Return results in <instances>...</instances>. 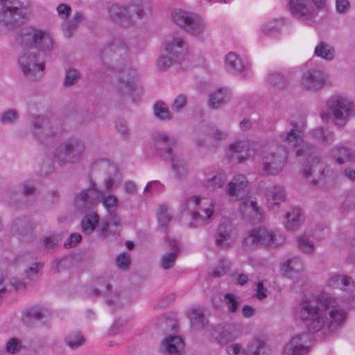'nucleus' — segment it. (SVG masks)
I'll return each instance as SVG.
<instances>
[{
    "mask_svg": "<svg viewBox=\"0 0 355 355\" xmlns=\"http://www.w3.org/2000/svg\"><path fill=\"white\" fill-rule=\"evenodd\" d=\"M16 40L25 48L18 60L22 72L31 80L40 78L45 65L37 51H51L53 46L52 36L46 31L25 27L17 33Z\"/></svg>",
    "mask_w": 355,
    "mask_h": 355,
    "instance_id": "2",
    "label": "nucleus"
},
{
    "mask_svg": "<svg viewBox=\"0 0 355 355\" xmlns=\"http://www.w3.org/2000/svg\"><path fill=\"white\" fill-rule=\"evenodd\" d=\"M327 0H289L291 16L305 25L316 24L318 10L324 9Z\"/></svg>",
    "mask_w": 355,
    "mask_h": 355,
    "instance_id": "7",
    "label": "nucleus"
},
{
    "mask_svg": "<svg viewBox=\"0 0 355 355\" xmlns=\"http://www.w3.org/2000/svg\"><path fill=\"white\" fill-rule=\"evenodd\" d=\"M311 335L301 334L292 338L284 347L286 355H301L306 353L310 347Z\"/></svg>",
    "mask_w": 355,
    "mask_h": 355,
    "instance_id": "21",
    "label": "nucleus"
},
{
    "mask_svg": "<svg viewBox=\"0 0 355 355\" xmlns=\"http://www.w3.org/2000/svg\"><path fill=\"white\" fill-rule=\"evenodd\" d=\"M164 47L166 53L173 56V59L176 62H181L187 55V43L184 37L178 33H173L166 39Z\"/></svg>",
    "mask_w": 355,
    "mask_h": 355,
    "instance_id": "18",
    "label": "nucleus"
},
{
    "mask_svg": "<svg viewBox=\"0 0 355 355\" xmlns=\"http://www.w3.org/2000/svg\"><path fill=\"white\" fill-rule=\"evenodd\" d=\"M187 315L193 329H202L208 324V320L205 318L203 311L200 309H193L188 312Z\"/></svg>",
    "mask_w": 355,
    "mask_h": 355,
    "instance_id": "35",
    "label": "nucleus"
},
{
    "mask_svg": "<svg viewBox=\"0 0 355 355\" xmlns=\"http://www.w3.org/2000/svg\"><path fill=\"white\" fill-rule=\"evenodd\" d=\"M225 66L227 70L230 73L240 76L243 78L246 76L248 66L236 53L230 52L227 55Z\"/></svg>",
    "mask_w": 355,
    "mask_h": 355,
    "instance_id": "26",
    "label": "nucleus"
},
{
    "mask_svg": "<svg viewBox=\"0 0 355 355\" xmlns=\"http://www.w3.org/2000/svg\"><path fill=\"white\" fill-rule=\"evenodd\" d=\"M230 261L227 259H220L217 267L214 270L212 275L218 277L226 274L230 269Z\"/></svg>",
    "mask_w": 355,
    "mask_h": 355,
    "instance_id": "58",
    "label": "nucleus"
},
{
    "mask_svg": "<svg viewBox=\"0 0 355 355\" xmlns=\"http://www.w3.org/2000/svg\"><path fill=\"white\" fill-rule=\"evenodd\" d=\"M85 342V339L79 331L72 332L64 338L65 344L73 349H77L82 346Z\"/></svg>",
    "mask_w": 355,
    "mask_h": 355,
    "instance_id": "46",
    "label": "nucleus"
},
{
    "mask_svg": "<svg viewBox=\"0 0 355 355\" xmlns=\"http://www.w3.org/2000/svg\"><path fill=\"white\" fill-rule=\"evenodd\" d=\"M93 171H103L107 175L103 181L104 193L114 191L120 184V180L116 175V166L105 159H99L94 162L92 166Z\"/></svg>",
    "mask_w": 355,
    "mask_h": 355,
    "instance_id": "17",
    "label": "nucleus"
},
{
    "mask_svg": "<svg viewBox=\"0 0 355 355\" xmlns=\"http://www.w3.org/2000/svg\"><path fill=\"white\" fill-rule=\"evenodd\" d=\"M184 347V343L182 338L169 336L162 342L159 351L168 355H180V352Z\"/></svg>",
    "mask_w": 355,
    "mask_h": 355,
    "instance_id": "27",
    "label": "nucleus"
},
{
    "mask_svg": "<svg viewBox=\"0 0 355 355\" xmlns=\"http://www.w3.org/2000/svg\"><path fill=\"white\" fill-rule=\"evenodd\" d=\"M247 352L249 355H269L270 349L264 339L254 337L249 342Z\"/></svg>",
    "mask_w": 355,
    "mask_h": 355,
    "instance_id": "32",
    "label": "nucleus"
},
{
    "mask_svg": "<svg viewBox=\"0 0 355 355\" xmlns=\"http://www.w3.org/2000/svg\"><path fill=\"white\" fill-rule=\"evenodd\" d=\"M213 212L212 204H209L207 207H199V211L192 212V222L189 224V227H198L208 224Z\"/></svg>",
    "mask_w": 355,
    "mask_h": 355,
    "instance_id": "31",
    "label": "nucleus"
},
{
    "mask_svg": "<svg viewBox=\"0 0 355 355\" xmlns=\"http://www.w3.org/2000/svg\"><path fill=\"white\" fill-rule=\"evenodd\" d=\"M153 112L155 117L162 121L171 120L173 118L172 113L163 101H157L155 103Z\"/></svg>",
    "mask_w": 355,
    "mask_h": 355,
    "instance_id": "45",
    "label": "nucleus"
},
{
    "mask_svg": "<svg viewBox=\"0 0 355 355\" xmlns=\"http://www.w3.org/2000/svg\"><path fill=\"white\" fill-rule=\"evenodd\" d=\"M177 259V253L175 252H168L163 255L161 260V266L163 269L167 270L172 268Z\"/></svg>",
    "mask_w": 355,
    "mask_h": 355,
    "instance_id": "61",
    "label": "nucleus"
},
{
    "mask_svg": "<svg viewBox=\"0 0 355 355\" xmlns=\"http://www.w3.org/2000/svg\"><path fill=\"white\" fill-rule=\"evenodd\" d=\"M216 244L221 248H227L230 245V232L227 224H220L215 234Z\"/></svg>",
    "mask_w": 355,
    "mask_h": 355,
    "instance_id": "37",
    "label": "nucleus"
},
{
    "mask_svg": "<svg viewBox=\"0 0 355 355\" xmlns=\"http://www.w3.org/2000/svg\"><path fill=\"white\" fill-rule=\"evenodd\" d=\"M31 131L37 141L46 144L53 138L55 132L52 125V121L46 115L31 116Z\"/></svg>",
    "mask_w": 355,
    "mask_h": 355,
    "instance_id": "16",
    "label": "nucleus"
},
{
    "mask_svg": "<svg viewBox=\"0 0 355 355\" xmlns=\"http://www.w3.org/2000/svg\"><path fill=\"white\" fill-rule=\"evenodd\" d=\"M22 348L21 340L17 338H10L6 344V349L10 354H15Z\"/></svg>",
    "mask_w": 355,
    "mask_h": 355,
    "instance_id": "62",
    "label": "nucleus"
},
{
    "mask_svg": "<svg viewBox=\"0 0 355 355\" xmlns=\"http://www.w3.org/2000/svg\"><path fill=\"white\" fill-rule=\"evenodd\" d=\"M19 119V114L15 110L10 109L2 113L1 122L4 124L15 123Z\"/></svg>",
    "mask_w": 355,
    "mask_h": 355,
    "instance_id": "60",
    "label": "nucleus"
},
{
    "mask_svg": "<svg viewBox=\"0 0 355 355\" xmlns=\"http://www.w3.org/2000/svg\"><path fill=\"white\" fill-rule=\"evenodd\" d=\"M157 327L163 329L164 332H168L169 330L173 332L176 331L175 321L166 315H162L158 318L157 321Z\"/></svg>",
    "mask_w": 355,
    "mask_h": 355,
    "instance_id": "53",
    "label": "nucleus"
},
{
    "mask_svg": "<svg viewBox=\"0 0 355 355\" xmlns=\"http://www.w3.org/2000/svg\"><path fill=\"white\" fill-rule=\"evenodd\" d=\"M104 295L106 298L107 304L109 306H114L117 308H121L124 304L120 297L119 293L117 291L112 292L111 285L110 284L105 286Z\"/></svg>",
    "mask_w": 355,
    "mask_h": 355,
    "instance_id": "44",
    "label": "nucleus"
},
{
    "mask_svg": "<svg viewBox=\"0 0 355 355\" xmlns=\"http://www.w3.org/2000/svg\"><path fill=\"white\" fill-rule=\"evenodd\" d=\"M118 90L121 95H131L136 92L139 94L141 89L136 85L137 80V73L135 69L130 68L123 69L119 75Z\"/></svg>",
    "mask_w": 355,
    "mask_h": 355,
    "instance_id": "20",
    "label": "nucleus"
},
{
    "mask_svg": "<svg viewBox=\"0 0 355 355\" xmlns=\"http://www.w3.org/2000/svg\"><path fill=\"white\" fill-rule=\"evenodd\" d=\"M180 63V62H176L173 59V56L169 55H162L159 57L157 60V66L159 70L164 71L169 68L173 63Z\"/></svg>",
    "mask_w": 355,
    "mask_h": 355,
    "instance_id": "57",
    "label": "nucleus"
},
{
    "mask_svg": "<svg viewBox=\"0 0 355 355\" xmlns=\"http://www.w3.org/2000/svg\"><path fill=\"white\" fill-rule=\"evenodd\" d=\"M336 54L335 49L325 42H320L314 49V55L327 61H331L334 59Z\"/></svg>",
    "mask_w": 355,
    "mask_h": 355,
    "instance_id": "39",
    "label": "nucleus"
},
{
    "mask_svg": "<svg viewBox=\"0 0 355 355\" xmlns=\"http://www.w3.org/2000/svg\"><path fill=\"white\" fill-rule=\"evenodd\" d=\"M240 212L241 218L246 223L255 225L261 222L263 212L257 207V202L252 200H245L241 202Z\"/></svg>",
    "mask_w": 355,
    "mask_h": 355,
    "instance_id": "22",
    "label": "nucleus"
},
{
    "mask_svg": "<svg viewBox=\"0 0 355 355\" xmlns=\"http://www.w3.org/2000/svg\"><path fill=\"white\" fill-rule=\"evenodd\" d=\"M247 186L248 181L245 176L239 174L235 175L228 184L226 192L231 197L240 198L245 195Z\"/></svg>",
    "mask_w": 355,
    "mask_h": 355,
    "instance_id": "28",
    "label": "nucleus"
},
{
    "mask_svg": "<svg viewBox=\"0 0 355 355\" xmlns=\"http://www.w3.org/2000/svg\"><path fill=\"white\" fill-rule=\"evenodd\" d=\"M43 318V311L40 308L32 307L24 313L23 320L26 324L31 325L33 320H40Z\"/></svg>",
    "mask_w": 355,
    "mask_h": 355,
    "instance_id": "51",
    "label": "nucleus"
},
{
    "mask_svg": "<svg viewBox=\"0 0 355 355\" xmlns=\"http://www.w3.org/2000/svg\"><path fill=\"white\" fill-rule=\"evenodd\" d=\"M85 150V146L83 141L78 139L67 140L61 143L54 150V160L60 166L68 163H79Z\"/></svg>",
    "mask_w": 355,
    "mask_h": 355,
    "instance_id": "10",
    "label": "nucleus"
},
{
    "mask_svg": "<svg viewBox=\"0 0 355 355\" xmlns=\"http://www.w3.org/2000/svg\"><path fill=\"white\" fill-rule=\"evenodd\" d=\"M265 196L268 207L272 209L279 207L280 203L286 199L285 191L280 186L268 187L265 191Z\"/></svg>",
    "mask_w": 355,
    "mask_h": 355,
    "instance_id": "29",
    "label": "nucleus"
},
{
    "mask_svg": "<svg viewBox=\"0 0 355 355\" xmlns=\"http://www.w3.org/2000/svg\"><path fill=\"white\" fill-rule=\"evenodd\" d=\"M99 222V217L96 212L87 214L81 222L82 231L85 234L94 232Z\"/></svg>",
    "mask_w": 355,
    "mask_h": 355,
    "instance_id": "41",
    "label": "nucleus"
},
{
    "mask_svg": "<svg viewBox=\"0 0 355 355\" xmlns=\"http://www.w3.org/2000/svg\"><path fill=\"white\" fill-rule=\"evenodd\" d=\"M257 151V144L252 143L248 141V146L245 148V155H236L235 158L237 159L238 163H242L245 160H246L248 157H252L256 154ZM234 159V155H232V156L230 157V160H232Z\"/></svg>",
    "mask_w": 355,
    "mask_h": 355,
    "instance_id": "55",
    "label": "nucleus"
},
{
    "mask_svg": "<svg viewBox=\"0 0 355 355\" xmlns=\"http://www.w3.org/2000/svg\"><path fill=\"white\" fill-rule=\"evenodd\" d=\"M104 295L106 298L107 304L109 306H114L117 308H121L124 304L120 297L119 293L117 291L112 292L111 285L110 284L105 286Z\"/></svg>",
    "mask_w": 355,
    "mask_h": 355,
    "instance_id": "43",
    "label": "nucleus"
},
{
    "mask_svg": "<svg viewBox=\"0 0 355 355\" xmlns=\"http://www.w3.org/2000/svg\"><path fill=\"white\" fill-rule=\"evenodd\" d=\"M64 237V233L50 234L44 236L41 240V248L45 252H51L55 250L61 244Z\"/></svg>",
    "mask_w": 355,
    "mask_h": 355,
    "instance_id": "33",
    "label": "nucleus"
},
{
    "mask_svg": "<svg viewBox=\"0 0 355 355\" xmlns=\"http://www.w3.org/2000/svg\"><path fill=\"white\" fill-rule=\"evenodd\" d=\"M284 241V236L282 234L269 231L266 227H259L249 232L248 236L243 239V247L246 250H252L258 245L277 248Z\"/></svg>",
    "mask_w": 355,
    "mask_h": 355,
    "instance_id": "9",
    "label": "nucleus"
},
{
    "mask_svg": "<svg viewBox=\"0 0 355 355\" xmlns=\"http://www.w3.org/2000/svg\"><path fill=\"white\" fill-rule=\"evenodd\" d=\"M224 298L228 311L230 313L236 312L239 304L236 296L232 293H226Z\"/></svg>",
    "mask_w": 355,
    "mask_h": 355,
    "instance_id": "59",
    "label": "nucleus"
},
{
    "mask_svg": "<svg viewBox=\"0 0 355 355\" xmlns=\"http://www.w3.org/2000/svg\"><path fill=\"white\" fill-rule=\"evenodd\" d=\"M297 244L299 249L304 253L311 254L314 251L313 242L306 235H302L297 238Z\"/></svg>",
    "mask_w": 355,
    "mask_h": 355,
    "instance_id": "54",
    "label": "nucleus"
},
{
    "mask_svg": "<svg viewBox=\"0 0 355 355\" xmlns=\"http://www.w3.org/2000/svg\"><path fill=\"white\" fill-rule=\"evenodd\" d=\"M12 231L18 237L25 241L33 239V226L28 218L23 216L15 220L12 223Z\"/></svg>",
    "mask_w": 355,
    "mask_h": 355,
    "instance_id": "25",
    "label": "nucleus"
},
{
    "mask_svg": "<svg viewBox=\"0 0 355 355\" xmlns=\"http://www.w3.org/2000/svg\"><path fill=\"white\" fill-rule=\"evenodd\" d=\"M99 190L96 183L92 182L87 189H82L76 196L74 204L76 209L82 213H87L103 202L107 213L115 211L119 207V200L115 195Z\"/></svg>",
    "mask_w": 355,
    "mask_h": 355,
    "instance_id": "3",
    "label": "nucleus"
},
{
    "mask_svg": "<svg viewBox=\"0 0 355 355\" xmlns=\"http://www.w3.org/2000/svg\"><path fill=\"white\" fill-rule=\"evenodd\" d=\"M100 55L105 62L120 64L128 58V46L121 37H112L103 45Z\"/></svg>",
    "mask_w": 355,
    "mask_h": 355,
    "instance_id": "12",
    "label": "nucleus"
},
{
    "mask_svg": "<svg viewBox=\"0 0 355 355\" xmlns=\"http://www.w3.org/2000/svg\"><path fill=\"white\" fill-rule=\"evenodd\" d=\"M226 176L224 173H218L212 178L209 179L205 183V187L208 190H215L222 188L226 182Z\"/></svg>",
    "mask_w": 355,
    "mask_h": 355,
    "instance_id": "49",
    "label": "nucleus"
},
{
    "mask_svg": "<svg viewBox=\"0 0 355 355\" xmlns=\"http://www.w3.org/2000/svg\"><path fill=\"white\" fill-rule=\"evenodd\" d=\"M80 79V74L77 70L74 69H67L65 71V77L64 80V85L70 87L75 85Z\"/></svg>",
    "mask_w": 355,
    "mask_h": 355,
    "instance_id": "56",
    "label": "nucleus"
},
{
    "mask_svg": "<svg viewBox=\"0 0 355 355\" xmlns=\"http://www.w3.org/2000/svg\"><path fill=\"white\" fill-rule=\"evenodd\" d=\"M300 210L297 208H292L286 214V228L289 230H295L300 225Z\"/></svg>",
    "mask_w": 355,
    "mask_h": 355,
    "instance_id": "42",
    "label": "nucleus"
},
{
    "mask_svg": "<svg viewBox=\"0 0 355 355\" xmlns=\"http://www.w3.org/2000/svg\"><path fill=\"white\" fill-rule=\"evenodd\" d=\"M157 219L159 227L166 231L172 219V216L168 211V207L166 205L159 206L157 213Z\"/></svg>",
    "mask_w": 355,
    "mask_h": 355,
    "instance_id": "47",
    "label": "nucleus"
},
{
    "mask_svg": "<svg viewBox=\"0 0 355 355\" xmlns=\"http://www.w3.org/2000/svg\"><path fill=\"white\" fill-rule=\"evenodd\" d=\"M127 5L123 6L117 3L107 2L105 5L107 18L124 27H132L133 21L130 17V11Z\"/></svg>",
    "mask_w": 355,
    "mask_h": 355,
    "instance_id": "19",
    "label": "nucleus"
},
{
    "mask_svg": "<svg viewBox=\"0 0 355 355\" xmlns=\"http://www.w3.org/2000/svg\"><path fill=\"white\" fill-rule=\"evenodd\" d=\"M327 285L333 288L347 290L354 287V282L350 277L342 275H334L327 279Z\"/></svg>",
    "mask_w": 355,
    "mask_h": 355,
    "instance_id": "34",
    "label": "nucleus"
},
{
    "mask_svg": "<svg viewBox=\"0 0 355 355\" xmlns=\"http://www.w3.org/2000/svg\"><path fill=\"white\" fill-rule=\"evenodd\" d=\"M329 75L318 68H312L305 71L300 80V87L309 92H320L327 84Z\"/></svg>",
    "mask_w": 355,
    "mask_h": 355,
    "instance_id": "14",
    "label": "nucleus"
},
{
    "mask_svg": "<svg viewBox=\"0 0 355 355\" xmlns=\"http://www.w3.org/2000/svg\"><path fill=\"white\" fill-rule=\"evenodd\" d=\"M315 146L305 144L296 150V156L306 158L302 169L304 177L314 186L324 185L329 171L325 172L323 164L315 155Z\"/></svg>",
    "mask_w": 355,
    "mask_h": 355,
    "instance_id": "4",
    "label": "nucleus"
},
{
    "mask_svg": "<svg viewBox=\"0 0 355 355\" xmlns=\"http://www.w3.org/2000/svg\"><path fill=\"white\" fill-rule=\"evenodd\" d=\"M282 139L293 146L300 144L302 139L300 135V131L293 128L289 132H284L281 135Z\"/></svg>",
    "mask_w": 355,
    "mask_h": 355,
    "instance_id": "52",
    "label": "nucleus"
},
{
    "mask_svg": "<svg viewBox=\"0 0 355 355\" xmlns=\"http://www.w3.org/2000/svg\"><path fill=\"white\" fill-rule=\"evenodd\" d=\"M314 137L320 139L324 143L331 144L335 141V135L333 132L323 128H318L313 130Z\"/></svg>",
    "mask_w": 355,
    "mask_h": 355,
    "instance_id": "48",
    "label": "nucleus"
},
{
    "mask_svg": "<svg viewBox=\"0 0 355 355\" xmlns=\"http://www.w3.org/2000/svg\"><path fill=\"white\" fill-rule=\"evenodd\" d=\"M283 269L286 272H299L304 269V262L299 257H293L285 263Z\"/></svg>",
    "mask_w": 355,
    "mask_h": 355,
    "instance_id": "50",
    "label": "nucleus"
},
{
    "mask_svg": "<svg viewBox=\"0 0 355 355\" xmlns=\"http://www.w3.org/2000/svg\"><path fill=\"white\" fill-rule=\"evenodd\" d=\"M154 139L158 153L162 156L165 155L166 159L170 160L175 177L178 179L185 177L188 173L187 165L173 152V148H176L178 144L177 139L163 132H155Z\"/></svg>",
    "mask_w": 355,
    "mask_h": 355,
    "instance_id": "5",
    "label": "nucleus"
},
{
    "mask_svg": "<svg viewBox=\"0 0 355 355\" xmlns=\"http://www.w3.org/2000/svg\"><path fill=\"white\" fill-rule=\"evenodd\" d=\"M30 6L22 0H0V22L8 28L23 24L29 12Z\"/></svg>",
    "mask_w": 355,
    "mask_h": 355,
    "instance_id": "8",
    "label": "nucleus"
},
{
    "mask_svg": "<svg viewBox=\"0 0 355 355\" xmlns=\"http://www.w3.org/2000/svg\"><path fill=\"white\" fill-rule=\"evenodd\" d=\"M210 334L211 336L222 345L234 340L238 336V331L234 324H218L213 327Z\"/></svg>",
    "mask_w": 355,
    "mask_h": 355,
    "instance_id": "23",
    "label": "nucleus"
},
{
    "mask_svg": "<svg viewBox=\"0 0 355 355\" xmlns=\"http://www.w3.org/2000/svg\"><path fill=\"white\" fill-rule=\"evenodd\" d=\"M266 82L270 88L277 92L286 89L288 85V82L284 76L277 72L269 73L266 78Z\"/></svg>",
    "mask_w": 355,
    "mask_h": 355,
    "instance_id": "36",
    "label": "nucleus"
},
{
    "mask_svg": "<svg viewBox=\"0 0 355 355\" xmlns=\"http://www.w3.org/2000/svg\"><path fill=\"white\" fill-rule=\"evenodd\" d=\"M229 100L228 90L226 88H219L210 94L209 105L211 108L218 109Z\"/></svg>",
    "mask_w": 355,
    "mask_h": 355,
    "instance_id": "38",
    "label": "nucleus"
},
{
    "mask_svg": "<svg viewBox=\"0 0 355 355\" xmlns=\"http://www.w3.org/2000/svg\"><path fill=\"white\" fill-rule=\"evenodd\" d=\"M300 316L310 334L320 332L324 338L336 333L343 324L346 312L339 308L329 293L304 297L300 302Z\"/></svg>",
    "mask_w": 355,
    "mask_h": 355,
    "instance_id": "1",
    "label": "nucleus"
},
{
    "mask_svg": "<svg viewBox=\"0 0 355 355\" xmlns=\"http://www.w3.org/2000/svg\"><path fill=\"white\" fill-rule=\"evenodd\" d=\"M127 8L130 11V17L133 21V26L137 19H143L153 12L151 0H131L127 4Z\"/></svg>",
    "mask_w": 355,
    "mask_h": 355,
    "instance_id": "24",
    "label": "nucleus"
},
{
    "mask_svg": "<svg viewBox=\"0 0 355 355\" xmlns=\"http://www.w3.org/2000/svg\"><path fill=\"white\" fill-rule=\"evenodd\" d=\"M331 155L339 164L355 162V151L341 144L334 146L331 150Z\"/></svg>",
    "mask_w": 355,
    "mask_h": 355,
    "instance_id": "30",
    "label": "nucleus"
},
{
    "mask_svg": "<svg viewBox=\"0 0 355 355\" xmlns=\"http://www.w3.org/2000/svg\"><path fill=\"white\" fill-rule=\"evenodd\" d=\"M285 24L284 18L273 19L264 23L261 27V31L266 35H272L279 33Z\"/></svg>",
    "mask_w": 355,
    "mask_h": 355,
    "instance_id": "40",
    "label": "nucleus"
},
{
    "mask_svg": "<svg viewBox=\"0 0 355 355\" xmlns=\"http://www.w3.org/2000/svg\"><path fill=\"white\" fill-rule=\"evenodd\" d=\"M187 103V98L184 94H180L175 97L172 102L171 107V109L175 112H180Z\"/></svg>",
    "mask_w": 355,
    "mask_h": 355,
    "instance_id": "63",
    "label": "nucleus"
},
{
    "mask_svg": "<svg viewBox=\"0 0 355 355\" xmlns=\"http://www.w3.org/2000/svg\"><path fill=\"white\" fill-rule=\"evenodd\" d=\"M327 113L322 114L324 116H331L334 123L343 126L349 118L355 114V107L352 101L340 94L331 96L326 101Z\"/></svg>",
    "mask_w": 355,
    "mask_h": 355,
    "instance_id": "6",
    "label": "nucleus"
},
{
    "mask_svg": "<svg viewBox=\"0 0 355 355\" xmlns=\"http://www.w3.org/2000/svg\"><path fill=\"white\" fill-rule=\"evenodd\" d=\"M286 165V156L280 148L264 152L261 172L263 175H276L282 172Z\"/></svg>",
    "mask_w": 355,
    "mask_h": 355,
    "instance_id": "15",
    "label": "nucleus"
},
{
    "mask_svg": "<svg viewBox=\"0 0 355 355\" xmlns=\"http://www.w3.org/2000/svg\"><path fill=\"white\" fill-rule=\"evenodd\" d=\"M36 196V188L29 182H24L17 189H10L8 193L9 205L14 209L28 206Z\"/></svg>",
    "mask_w": 355,
    "mask_h": 355,
    "instance_id": "13",
    "label": "nucleus"
},
{
    "mask_svg": "<svg viewBox=\"0 0 355 355\" xmlns=\"http://www.w3.org/2000/svg\"><path fill=\"white\" fill-rule=\"evenodd\" d=\"M173 22L191 35L197 37L205 29L203 20L197 15L181 9H174L171 13Z\"/></svg>",
    "mask_w": 355,
    "mask_h": 355,
    "instance_id": "11",
    "label": "nucleus"
},
{
    "mask_svg": "<svg viewBox=\"0 0 355 355\" xmlns=\"http://www.w3.org/2000/svg\"><path fill=\"white\" fill-rule=\"evenodd\" d=\"M248 146V141H238L230 145V151L232 154H236L245 153V148Z\"/></svg>",
    "mask_w": 355,
    "mask_h": 355,
    "instance_id": "64",
    "label": "nucleus"
}]
</instances>
